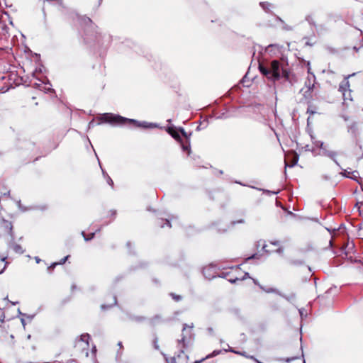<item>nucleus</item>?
<instances>
[{"instance_id":"obj_1","label":"nucleus","mask_w":363,"mask_h":363,"mask_svg":"<svg viewBox=\"0 0 363 363\" xmlns=\"http://www.w3.org/2000/svg\"><path fill=\"white\" fill-rule=\"evenodd\" d=\"M102 120H104L105 122H108L112 124H118V125H122L125 123H138L136 121L133 119H128L124 117H122L118 115H114L113 113H105L101 117Z\"/></svg>"},{"instance_id":"obj_2","label":"nucleus","mask_w":363,"mask_h":363,"mask_svg":"<svg viewBox=\"0 0 363 363\" xmlns=\"http://www.w3.org/2000/svg\"><path fill=\"white\" fill-rule=\"evenodd\" d=\"M354 75L355 73H352L345 76L344 79L339 84L338 90L342 93L344 101L352 100L349 79Z\"/></svg>"},{"instance_id":"obj_3","label":"nucleus","mask_w":363,"mask_h":363,"mask_svg":"<svg viewBox=\"0 0 363 363\" xmlns=\"http://www.w3.org/2000/svg\"><path fill=\"white\" fill-rule=\"evenodd\" d=\"M281 68L280 62L278 60H273L270 65L271 75L269 76V79L272 80H277L281 77Z\"/></svg>"},{"instance_id":"obj_4","label":"nucleus","mask_w":363,"mask_h":363,"mask_svg":"<svg viewBox=\"0 0 363 363\" xmlns=\"http://www.w3.org/2000/svg\"><path fill=\"white\" fill-rule=\"evenodd\" d=\"M315 145L321 149V152L320 153V155L330 157L337 163L335 160V157L337 154L335 152L327 150L324 145V143L321 141H317L315 143Z\"/></svg>"},{"instance_id":"obj_5","label":"nucleus","mask_w":363,"mask_h":363,"mask_svg":"<svg viewBox=\"0 0 363 363\" xmlns=\"http://www.w3.org/2000/svg\"><path fill=\"white\" fill-rule=\"evenodd\" d=\"M90 339V336L89 334H83L80 336V337L76 342V347L82 344L81 347L83 349L87 348L89 347V340Z\"/></svg>"},{"instance_id":"obj_6","label":"nucleus","mask_w":363,"mask_h":363,"mask_svg":"<svg viewBox=\"0 0 363 363\" xmlns=\"http://www.w3.org/2000/svg\"><path fill=\"white\" fill-rule=\"evenodd\" d=\"M228 351H230L231 352H233V353H235V354H240V355H242V356H244V357H245L247 358L252 359L255 360L257 363H261L257 359H256L253 356H250V355L247 354V353L245 352H239V351H235L233 349H230Z\"/></svg>"},{"instance_id":"obj_7","label":"nucleus","mask_w":363,"mask_h":363,"mask_svg":"<svg viewBox=\"0 0 363 363\" xmlns=\"http://www.w3.org/2000/svg\"><path fill=\"white\" fill-rule=\"evenodd\" d=\"M344 174L347 177L354 179L357 177L358 172L357 171L350 172L345 170Z\"/></svg>"},{"instance_id":"obj_8","label":"nucleus","mask_w":363,"mask_h":363,"mask_svg":"<svg viewBox=\"0 0 363 363\" xmlns=\"http://www.w3.org/2000/svg\"><path fill=\"white\" fill-rule=\"evenodd\" d=\"M259 70L260 72L265 76H267L269 78V76L271 75L270 69H267L264 67L259 66Z\"/></svg>"},{"instance_id":"obj_9","label":"nucleus","mask_w":363,"mask_h":363,"mask_svg":"<svg viewBox=\"0 0 363 363\" xmlns=\"http://www.w3.org/2000/svg\"><path fill=\"white\" fill-rule=\"evenodd\" d=\"M306 86H307V88L309 91H311L314 86V84L311 81V78L309 77H308V79L306 82Z\"/></svg>"},{"instance_id":"obj_10","label":"nucleus","mask_w":363,"mask_h":363,"mask_svg":"<svg viewBox=\"0 0 363 363\" xmlns=\"http://www.w3.org/2000/svg\"><path fill=\"white\" fill-rule=\"evenodd\" d=\"M5 259L6 258H2L0 260V264H1V265H2V267L0 269V274H1L6 267V263L5 262Z\"/></svg>"},{"instance_id":"obj_11","label":"nucleus","mask_w":363,"mask_h":363,"mask_svg":"<svg viewBox=\"0 0 363 363\" xmlns=\"http://www.w3.org/2000/svg\"><path fill=\"white\" fill-rule=\"evenodd\" d=\"M260 287L262 289H263L267 293H277V290L274 288L264 289L262 286H260Z\"/></svg>"},{"instance_id":"obj_12","label":"nucleus","mask_w":363,"mask_h":363,"mask_svg":"<svg viewBox=\"0 0 363 363\" xmlns=\"http://www.w3.org/2000/svg\"><path fill=\"white\" fill-rule=\"evenodd\" d=\"M306 21L311 25H314L315 26V22L313 21V18L312 16L311 15H308L306 16Z\"/></svg>"},{"instance_id":"obj_13","label":"nucleus","mask_w":363,"mask_h":363,"mask_svg":"<svg viewBox=\"0 0 363 363\" xmlns=\"http://www.w3.org/2000/svg\"><path fill=\"white\" fill-rule=\"evenodd\" d=\"M169 133L172 135V137H173V138H179V134H178L176 131L173 130L172 128H169Z\"/></svg>"},{"instance_id":"obj_14","label":"nucleus","mask_w":363,"mask_h":363,"mask_svg":"<svg viewBox=\"0 0 363 363\" xmlns=\"http://www.w3.org/2000/svg\"><path fill=\"white\" fill-rule=\"evenodd\" d=\"M220 353V351L215 350V351H213V352H212V354H211L208 355V356L206 357V358H209V357H211L216 356V355L219 354Z\"/></svg>"},{"instance_id":"obj_15","label":"nucleus","mask_w":363,"mask_h":363,"mask_svg":"<svg viewBox=\"0 0 363 363\" xmlns=\"http://www.w3.org/2000/svg\"><path fill=\"white\" fill-rule=\"evenodd\" d=\"M260 6L264 9V10H267L268 9V6H269V4L268 3H265V2H261L260 3Z\"/></svg>"},{"instance_id":"obj_16","label":"nucleus","mask_w":363,"mask_h":363,"mask_svg":"<svg viewBox=\"0 0 363 363\" xmlns=\"http://www.w3.org/2000/svg\"><path fill=\"white\" fill-rule=\"evenodd\" d=\"M68 257H69V256H66L59 263H54L53 265L64 264L65 262V261L68 259Z\"/></svg>"},{"instance_id":"obj_17","label":"nucleus","mask_w":363,"mask_h":363,"mask_svg":"<svg viewBox=\"0 0 363 363\" xmlns=\"http://www.w3.org/2000/svg\"><path fill=\"white\" fill-rule=\"evenodd\" d=\"M107 182H108V184L109 185H111V186H112V185H113V181H112V179H111L110 177H108V179H107Z\"/></svg>"},{"instance_id":"obj_18","label":"nucleus","mask_w":363,"mask_h":363,"mask_svg":"<svg viewBox=\"0 0 363 363\" xmlns=\"http://www.w3.org/2000/svg\"><path fill=\"white\" fill-rule=\"evenodd\" d=\"M143 126L145 127V128H147V127H151L152 128V127H155V125L154 124L150 123L148 125H143Z\"/></svg>"},{"instance_id":"obj_19","label":"nucleus","mask_w":363,"mask_h":363,"mask_svg":"<svg viewBox=\"0 0 363 363\" xmlns=\"http://www.w3.org/2000/svg\"><path fill=\"white\" fill-rule=\"evenodd\" d=\"M6 227H9L10 229H11V225L10 223L6 222Z\"/></svg>"},{"instance_id":"obj_20","label":"nucleus","mask_w":363,"mask_h":363,"mask_svg":"<svg viewBox=\"0 0 363 363\" xmlns=\"http://www.w3.org/2000/svg\"><path fill=\"white\" fill-rule=\"evenodd\" d=\"M174 298L176 299L177 301H178V300L180 299V296H174Z\"/></svg>"},{"instance_id":"obj_21","label":"nucleus","mask_w":363,"mask_h":363,"mask_svg":"<svg viewBox=\"0 0 363 363\" xmlns=\"http://www.w3.org/2000/svg\"><path fill=\"white\" fill-rule=\"evenodd\" d=\"M21 323H22L23 325L25 327L26 323H25L24 319H21Z\"/></svg>"},{"instance_id":"obj_22","label":"nucleus","mask_w":363,"mask_h":363,"mask_svg":"<svg viewBox=\"0 0 363 363\" xmlns=\"http://www.w3.org/2000/svg\"><path fill=\"white\" fill-rule=\"evenodd\" d=\"M208 269H203V274H204V275H206V272H207V271H208Z\"/></svg>"},{"instance_id":"obj_23","label":"nucleus","mask_w":363,"mask_h":363,"mask_svg":"<svg viewBox=\"0 0 363 363\" xmlns=\"http://www.w3.org/2000/svg\"><path fill=\"white\" fill-rule=\"evenodd\" d=\"M167 223L168 226L170 228L171 227V224H170L169 220H167Z\"/></svg>"},{"instance_id":"obj_24","label":"nucleus","mask_w":363,"mask_h":363,"mask_svg":"<svg viewBox=\"0 0 363 363\" xmlns=\"http://www.w3.org/2000/svg\"><path fill=\"white\" fill-rule=\"evenodd\" d=\"M35 260L38 263L40 262V259L38 257H35Z\"/></svg>"},{"instance_id":"obj_25","label":"nucleus","mask_w":363,"mask_h":363,"mask_svg":"<svg viewBox=\"0 0 363 363\" xmlns=\"http://www.w3.org/2000/svg\"><path fill=\"white\" fill-rule=\"evenodd\" d=\"M354 49L357 52L358 51V48H357L356 47H354Z\"/></svg>"},{"instance_id":"obj_26","label":"nucleus","mask_w":363,"mask_h":363,"mask_svg":"<svg viewBox=\"0 0 363 363\" xmlns=\"http://www.w3.org/2000/svg\"><path fill=\"white\" fill-rule=\"evenodd\" d=\"M186 325H185L184 326V328H183V329H184H184H186Z\"/></svg>"}]
</instances>
